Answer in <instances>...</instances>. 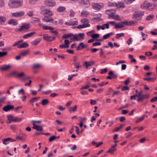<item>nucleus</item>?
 <instances>
[{
	"instance_id": "nucleus-47",
	"label": "nucleus",
	"mask_w": 157,
	"mask_h": 157,
	"mask_svg": "<svg viewBox=\"0 0 157 157\" xmlns=\"http://www.w3.org/2000/svg\"><path fill=\"white\" fill-rule=\"evenodd\" d=\"M7 52H0V57H4L7 55Z\"/></svg>"
},
{
	"instance_id": "nucleus-59",
	"label": "nucleus",
	"mask_w": 157,
	"mask_h": 157,
	"mask_svg": "<svg viewBox=\"0 0 157 157\" xmlns=\"http://www.w3.org/2000/svg\"><path fill=\"white\" fill-rule=\"evenodd\" d=\"M152 54V53L151 52H145V55L147 56H151Z\"/></svg>"
},
{
	"instance_id": "nucleus-43",
	"label": "nucleus",
	"mask_w": 157,
	"mask_h": 157,
	"mask_svg": "<svg viewBox=\"0 0 157 157\" xmlns=\"http://www.w3.org/2000/svg\"><path fill=\"white\" fill-rule=\"evenodd\" d=\"M124 35V34L123 33L117 34L116 35L115 37L116 39H118L121 37L123 36Z\"/></svg>"
},
{
	"instance_id": "nucleus-39",
	"label": "nucleus",
	"mask_w": 157,
	"mask_h": 157,
	"mask_svg": "<svg viewBox=\"0 0 157 157\" xmlns=\"http://www.w3.org/2000/svg\"><path fill=\"white\" fill-rule=\"evenodd\" d=\"M17 73L16 71H13L8 75V76L10 77L12 76H14L16 77H17Z\"/></svg>"
},
{
	"instance_id": "nucleus-34",
	"label": "nucleus",
	"mask_w": 157,
	"mask_h": 157,
	"mask_svg": "<svg viewBox=\"0 0 157 157\" xmlns=\"http://www.w3.org/2000/svg\"><path fill=\"white\" fill-rule=\"evenodd\" d=\"M23 119V118H20L18 117L14 118V117H13L12 122H19L21 121Z\"/></svg>"
},
{
	"instance_id": "nucleus-12",
	"label": "nucleus",
	"mask_w": 157,
	"mask_h": 157,
	"mask_svg": "<svg viewBox=\"0 0 157 157\" xmlns=\"http://www.w3.org/2000/svg\"><path fill=\"white\" fill-rule=\"evenodd\" d=\"M43 39L47 41H52V37L49 36L48 34H44L43 35Z\"/></svg>"
},
{
	"instance_id": "nucleus-1",
	"label": "nucleus",
	"mask_w": 157,
	"mask_h": 157,
	"mask_svg": "<svg viewBox=\"0 0 157 157\" xmlns=\"http://www.w3.org/2000/svg\"><path fill=\"white\" fill-rule=\"evenodd\" d=\"M9 6L11 8H17L22 6L23 5L22 0H10Z\"/></svg>"
},
{
	"instance_id": "nucleus-24",
	"label": "nucleus",
	"mask_w": 157,
	"mask_h": 157,
	"mask_svg": "<svg viewBox=\"0 0 157 157\" xmlns=\"http://www.w3.org/2000/svg\"><path fill=\"white\" fill-rule=\"evenodd\" d=\"M29 46V44L25 42L21 44H20L18 46V48H27Z\"/></svg>"
},
{
	"instance_id": "nucleus-11",
	"label": "nucleus",
	"mask_w": 157,
	"mask_h": 157,
	"mask_svg": "<svg viewBox=\"0 0 157 157\" xmlns=\"http://www.w3.org/2000/svg\"><path fill=\"white\" fill-rule=\"evenodd\" d=\"M151 4L147 2H145L143 4L141 5V7L143 9L146 8L148 9L149 7L151 6Z\"/></svg>"
},
{
	"instance_id": "nucleus-31",
	"label": "nucleus",
	"mask_w": 157,
	"mask_h": 157,
	"mask_svg": "<svg viewBox=\"0 0 157 157\" xmlns=\"http://www.w3.org/2000/svg\"><path fill=\"white\" fill-rule=\"evenodd\" d=\"M73 37V38H70V40H71V42L72 41V40L75 41H79L80 40V39L79 38H78L77 36L76 35H74L73 34V36H72Z\"/></svg>"
},
{
	"instance_id": "nucleus-22",
	"label": "nucleus",
	"mask_w": 157,
	"mask_h": 157,
	"mask_svg": "<svg viewBox=\"0 0 157 157\" xmlns=\"http://www.w3.org/2000/svg\"><path fill=\"white\" fill-rule=\"evenodd\" d=\"M112 10H106V12H107L109 11L111 13L109 14L108 15V18L109 19H111V17L113 18L115 15V13L114 12H111V11H113Z\"/></svg>"
},
{
	"instance_id": "nucleus-19",
	"label": "nucleus",
	"mask_w": 157,
	"mask_h": 157,
	"mask_svg": "<svg viewBox=\"0 0 157 157\" xmlns=\"http://www.w3.org/2000/svg\"><path fill=\"white\" fill-rule=\"evenodd\" d=\"M90 26V25L89 24H84L82 25H79L76 27H75V28H76L78 29H80L82 28H84L87 27H89Z\"/></svg>"
},
{
	"instance_id": "nucleus-54",
	"label": "nucleus",
	"mask_w": 157,
	"mask_h": 157,
	"mask_svg": "<svg viewBox=\"0 0 157 157\" xmlns=\"http://www.w3.org/2000/svg\"><path fill=\"white\" fill-rule=\"evenodd\" d=\"M81 22L82 23L85 24V23H87L89 22L88 20L86 18L83 19L81 20Z\"/></svg>"
},
{
	"instance_id": "nucleus-37",
	"label": "nucleus",
	"mask_w": 157,
	"mask_h": 157,
	"mask_svg": "<svg viewBox=\"0 0 157 157\" xmlns=\"http://www.w3.org/2000/svg\"><path fill=\"white\" fill-rule=\"evenodd\" d=\"M113 33L112 32H111L110 33L105 35L103 36V39L105 40L106 39L109 37L111 35H113Z\"/></svg>"
},
{
	"instance_id": "nucleus-58",
	"label": "nucleus",
	"mask_w": 157,
	"mask_h": 157,
	"mask_svg": "<svg viewBox=\"0 0 157 157\" xmlns=\"http://www.w3.org/2000/svg\"><path fill=\"white\" fill-rule=\"evenodd\" d=\"M77 75H78L77 74H74V75H72L71 77H70V75H68V80H71L74 77L76 76H77Z\"/></svg>"
},
{
	"instance_id": "nucleus-35",
	"label": "nucleus",
	"mask_w": 157,
	"mask_h": 157,
	"mask_svg": "<svg viewBox=\"0 0 157 157\" xmlns=\"http://www.w3.org/2000/svg\"><path fill=\"white\" fill-rule=\"evenodd\" d=\"M49 102L48 100L47 99H43L41 101V104L43 105L44 106L47 105Z\"/></svg>"
},
{
	"instance_id": "nucleus-45",
	"label": "nucleus",
	"mask_w": 157,
	"mask_h": 157,
	"mask_svg": "<svg viewBox=\"0 0 157 157\" xmlns=\"http://www.w3.org/2000/svg\"><path fill=\"white\" fill-rule=\"evenodd\" d=\"M116 150V149L114 148H110L109 149V150H108L107 152L109 153L112 154L113 153V152L115 151Z\"/></svg>"
},
{
	"instance_id": "nucleus-30",
	"label": "nucleus",
	"mask_w": 157,
	"mask_h": 157,
	"mask_svg": "<svg viewBox=\"0 0 157 157\" xmlns=\"http://www.w3.org/2000/svg\"><path fill=\"white\" fill-rule=\"evenodd\" d=\"M77 106L75 105L73 107H71L69 108L68 111L71 113L75 112L77 109Z\"/></svg>"
},
{
	"instance_id": "nucleus-48",
	"label": "nucleus",
	"mask_w": 157,
	"mask_h": 157,
	"mask_svg": "<svg viewBox=\"0 0 157 157\" xmlns=\"http://www.w3.org/2000/svg\"><path fill=\"white\" fill-rule=\"evenodd\" d=\"M90 36L94 39L98 38L99 37V35L98 34H95L91 35Z\"/></svg>"
},
{
	"instance_id": "nucleus-50",
	"label": "nucleus",
	"mask_w": 157,
	"mask_h": 157,
	"mask_svg": "<svg viewBox=\"0 0 157 157\" xmlns=\"http://www.w3.org/2000/svg\"><path fill=\"white\" fill-rule=\"evenodd\" d=\"M80 45L81 46V49L87 48L88 45L87 44H84L83 42L80 43Z\"/></svg>"
},
{
	"instance_id": "nucleus-33",
	"label": "nucleus",
	"mask_w": 157,
	"mask_h": 157,
	"mask_svg": "<svg viewBox=\"0 0 157 157\" xmlns=\"http://www.w3.org/2000/svg\"><path fill=\"white\" fill-rule=\"evenodd\" d=\"M88 12L86 10H83L81 13L82 16L83 17H87L89 14Z\"/></svg>"
},
{
	"instance_id": "nucleus-7",
	"label": "nucleus",
	"mask_w": 157,
	"mask_h": 157,
	"mask_svg": "<svg viewBox=\"0 0 157 157\" xmlns=\"http://www.w3.org/2000/svg\"><path fill=\"white\" fill-rule=\"evenodd\" d=\"M104 6L102 3H95L93 5V8L97 10H99Z\"/></svg>"
},
{
	"instance_id": "nucleus-46",
	"label": "nucleus",
	"mask_w": 157,
	"mask_h": 157,
	"mask_svg": "<svg viewBox=\"0 0 157 157\" xmlns=\"http://www.w3.org/2000/svg\"><path fill=\"white\" fill-rule=\"evenodd\" d=\"M124 126V124H122L119 127L116 128H115L113 132H117L119 131L121 129L123 128V127Z\"/></svg>"
},
{
	"instance_id": "nucleus-10",
	"label": "nucleus",
	"mask_w": 157,
	"mask_h": 157,
	"mask_svg": "<svg viewBox=\"0 0 157 157\" xmlns=\"http://www.w3.org/2000/svg\"><path fill=\"white\" fill-rule=\"evenodd\" d=\"M14 108V106L13 105H8L4 107L3 110L5 112H8L13 109Z\"/></svg>"
},
{
	"instance_id": "nucleus-8",
	"label": "nucleus",
	"mask_w": 157,
	"mask_h": 157,
	"mask_svg": "<svg viewBox=\"0 0 157 157\" xmlns=\"http://www.w3.org/2000/svg\"><path fill=\"white\" fill-rule=\"evenodd\" d=\"M25 14V12L23 11L13 13H12V16L15 17H20L23 16Z\"/></svg>"
},
{
	"instance_id": "nucleus-63",
	"label": "nucleus",
	"mask_w": 157,
	"mask_h": 157,
	"mask_svg": "<svg viewBox=\"0 0 157 157\" xmlns=\"http://www.w3.org/2000/svg\"><path fill=\"white\" fill-rule=\"evenodd\" d=\"M129 89V88L127 86H123L122 89L121 90L122 91H124V90H128Z\"/></svg>"
},
{
	"instance_id": "nucleus-52",
	"label": "nucleus",
	"mask_w": 157,
	"mask_h": 157,
	"mask_svg": "<svg viewBox=\"0 0 157 157\" xmlns=\"http://www.w3.org/2000/svg\"><path fill=\"white\" fill-rule=\"evenodd\" d=\"M25 74L23 72L17 74V78H22L24 76H25Z\"/></svg>"
},
{
	"instance_id": "nucleus-6",
	"label": "nucleus",
	"mask_w": 157,
	"mask_h": 157,
	"mask_svg": "<svg viewBox=\"0 0 157 157\" xmlns=\"http://www.w3.org/2000/svg\"><path fill=\"white\" fill-rule=\"evenodd\" d=\"M44 4L49 7L54 6L56 5V3L54 0H45Z\"/></svg>"
},
{
	"instance_id": "nucleus-17",
	"label": "nucleus",
	"mask_w": 157,
	"mask_h": 157,
	"mask_svg": "<svg viewBox=\"0 0 157 157\" xmlns=\"http://www.w3.org/2000/svg\"><path fill=\"white\" fill-rule=\"evenodd\" d=\"M65 24L67 25L71 26L76 25L78 24V21H71L69 22H66Z\"/></svg>"
},
{
	"instance_id": "nucleus-61",
	"label": "nucleus",
	"mask_w": 157,
	"mask_h": 157,
	"mask_svg": "<svg viewBox=\"0 0 157 157\" xmlns=\"http://www.w3.org/2000/svg\"><path fill=\"white\" fill-rule=\"evenodd\" d=\"M84 35L85 34L84 33H79L78 34V35H77V36L78 38H79V36L81 37V38H80V39H82V40H83V39H84V38L82 37L83 36H84Z\"/></svg>"
},
{
	"instance_id": "nucleus-40",
	"label": "nucleus",
	"mask_w": 157,
	"mask_h": 157,
	"mask_svg": "<svg viewBox=\"0 0 157 157\" xmlns=\"http://www.w3.org/2000/svg\"><path fill=\"white\" fill-rule=\"evenodd\" d=\"M39 0H29V2L31 5H34Z\"/></svg>"
},
{
	"instance_id": "nucleus-32",
	"label": "nucleus",
	"mask_w": 157,
	"mask_h": 157,
	"mask_svg": "<svg viewBox=\"0 0 157 157\" xmlns=\"http://www.w3.org/2000/svg\"><path fill=\"white\" fill-rule=\"evenodd\" d=\"M72 36H73V34L71 33L67 34H65L62 36V38L63 39H67Z\"/></svg>"
},
{
	"instance_id": "nucleus-3",
	"label": "nucleus",
	"mask_w": 157,
	"mask_h": 157,
	"mask_svg": "<svg viewBox=\"0 0 157 157\" xmlns=\"http://www.w3.org/2000/svg\"><path fill=\"white\" fill-rule=\"evenodd\" d=\"M144 12L143 11L135 12L133 14L132 18L133 19H135L142 17L144 15Z\"/></svg>"
},
{
	"instance_id": "nucleus-13",
	"label": "nucleus",
	"mask_w": 157,
	"mask_h": 157,
	"mask_svg": "<svg viewBox=\"0 0 157 157\" xmlns=\"http://www.w3.org/2000/svg\"><path fill=\"white\" fill-rule=\"evenodd\" d=\"M95 62L94 61H86L85 62L84 64L86 66V67L88 69L90 67L93 66L95 63Z\"/></svg>"
},
{
	"instance_id": "nucleus-21",
	"label": "nucleus",
	"mask_w": 157,
	"mask_h": 157,
	"mask_svg": "<svg viewBox=\"0 0 157 157\" xmlns=\"http://www.w3.org/2000/svg\"><path fill=\"white\" fill-rule=\"evenodd\" d=\"M46 27H48L47 29H44V30H50L51 31V32L52 33H53L55 34L56 35H57L58 33L56 31H53V30L54 29V28L51 27L47 26L46 25Z\"/></svg>"
},
{
	"instance_id": "nucleus-38",
	"label": "nucleus",
	"mask_w": 157,
	"mask_h": 157,
	"mask_svg": "<svg viewBox=\"0 0 157 157\" xmlns=\"http://www.w3.org/2000/svg\"><path fill=\"white\" fill-rule=\"evenodd\" d=\"M6 20V18L3 16H0V24L4 23Z\"/></svg>"
},
{
	"instance_id": "nucleus-36",
	"label": "nucleus",
	"mask_w": 157,
	"mask_h": 157,
	"mask_svg": "<svg viewBox=\"0 0 157 157\" xmlns=\"http://www.w3.org/2000/svg\"><path fill=\"white\" fill-rule=\"evenodd\" d=\"M42 67V65L40 64L37 63L34 64L33 65V68L34 69H36Z\"/></svg>"
},
{
	"instance_id": "nucleus-26",
	"label": "nucleus",
	"mask_w": 157,
	"mask_h": 157,
	"mask_svg": "<svg viewBox=\"0 0 157 157\" xmlns=\"http://www.w3.org/2000/svg\"><path fill=\"white\" fill-rule=\"evenodd\" d=\"M11 139V138H5L3 140V144L5 145H7L9 143V142Z\"/></svg>"
},
{
	"instance_id": "nucleus-16",
	"label": "nucleus",
	"mask_w": 157,
	"mask_h": 157,
	"mask_svg": "<svg viewBox=\"0 0 157 157\" xmlns=\"http://www.w3.org/2000/svg\"><path fill=\"white\" fill-rule=\"evenodd\" d=\"M79 2L81 4L86 5L87 6L90 5L89 0H81L79 1Z\"/></svg>"
},
{
	"instance_id": "nucleus-18",
	"label": "nucleus",
	"mask_w": 157,
	"mask_h": 157,
	"mask_svg": "<svg viewBox=\"0 0 157 157\" xmlns=\"http://www.w3.org/2000/svg\"><path fill=\"white\" fill-rule=\"evenodd\" d=\"M33 128L35 129L36 130L39 131H42L43 130L42 126H38L34 123L33 124Z\"/></svg>"
},
{
	"instance_id": "nucleus-49",
	"label": "nucleus",
	"mask_w": 157,
	"mask_h": 157,
	"mask_svg": "<svg viewBox=\"0 0 157 157\" xmlns=\"http://www.w3.org/2000/svg\"><path fill=\"white\" fill-rule=\"evenodd\" d=\"M154 17L153 15H149L147 17L146 20L147 21H150L152 19L153 17Z\"/></svg>"
},
{
	"instance_id": "nucleus-28",
	"label": "nucleus",
	"mask_w": 157,
	"mask_h": 157,
	"mask_svg": "<svg viewBox=\"0 0 157 157\" xmlns=\"http://www.w3.org/2000/svg\"><path fill=\"white\" fill-rule=\"evenodd\" d=\"M44 14L45 15H48L49 16L52 15V12L49 9H46L44 10Z\"/></svg>"
},
{
	"instance_id": "nucleus-53",
	"label": "nucleus",
	"mask_w": 157,
	"mask_h": 157,
	"mask_svg": "<svg viewBox=\"0 0 157 157\" xmlns=\"http://www.w3.org/2000/svg\"><path fill=\"white\" fill-rule=\"evenodd\" d=\"M39 98V97L33 98L30 100L29 101L31 103H33L36 101Z\"/></svg>"
},
{
	"instance_id": "nucleus-56",
	"label": "nucleus",
	"mask_w": 157,
	"mask_h": 157,
	"mask_svg": "<svg viewBox=\"0 0 157 157\" xmlns=\"http://www.w3.org/2000/svg\"><path fill=\"white\" fill-rule=\"evenodd\" d=\"M107 71V69L106 68H105L104 69H101V74H104Z\"/></svg>"
},
{
	"instance_id": "nucleus-41",
	"label": "nucleus",
	"mask_w": 157,
	"mask_h": 157,
	"mask_svg": "<svg viewBox=\"0 0 157 157\" xmlns=\"http://www.w3.org/2000/svg\"><path fill=\"white\" fill-rule=\"evenodd\" d=\"M109 25L108 24H105L103 25L101 27V29L102 30H104L105 28L107 29H109Z\"/></svg>"
},
{
	"instance_id": "nucleus-64",
	"label": "nucleus",
	"mask_w": 157,
	"mask_h": 157,
	"mask_svg": "<svg viewBox=\"0 0 157 157\" xmlns=\"http://www.w3.org/2000/svg\"><path fill=\"white\" fill-rule=\"evenodd\" d=\"M29 78V77L26 76L25 75V76H24L23 78H22L21 79L23 81H27L28 79Z\"/></svg>"
},
{
	"instance_id": "nucleus-27",
	"label": "nucleus",
	"mask_w": 157,
	"mask_h": 157,
	"mask_svg": "<svg viewBox=\"0 0 157 157\" xmlns=\"http://www.w3.org/2000/svg\"><path fill=\"white\" fill-rule=\"evenodd\" d=\"M66 8L64 6H60L57 9V11L59 12H62L65 10Z\"/></svg>"
},
{
	"instance_id": "nucleus-55",
	"label": "nucleus",
	"mask_w": 157,
	"mask_h": 157,
	"mask_svg": "<svg viewBox=\"0 0 157 157\" xmlns=\"http://www.w3.org/2000/svg\"><path fill=\"white\" fill-rule=\"evenodd\" d=\"M70 15H69L70 17H73L75 15V13L72 10H70Z\"/></svg>"
},
{
	"instance_id": "nucleus-44",
	"label": "nucleus",
	"mask_w": 157,
	"mask_h": 157,
	"mask_svg": "<svg viewBox=\"0 0 157 157\" xmlns=\"http://www.w3.org/2000/svg\"><path fill=\"white\" fill-rule=\"evenodd\" d=\"M13 117V116L11 115H8L7 116L8 120L10 121L9 122H7V123H10L12 122Z\"/></svg>"
},
{
	"instance_id": "nucleus-29",
	"label": "nucleus",
	"mask_w": 157,
	"mask_h": 157,
	"mask_svg": "<svg viewBox=\"0 0 157 157\" xmlns=\"http://www.w3.org/2000/svg\"><path fill=\"white\" fill-rule=\"evenodd\" d=\"M120 23H121L120 24H117L115 25V28L116 29H120L124 27V25H125L124 24L121 23V22Z\"/></svg>"
},
{
	"instance_id": "nucleus-57",
	"label": "nucleus",
	"mask_w": 157,
	"mask_h": 157,
	"mask_svg": "<svg viewBox=\"0 0 157 157\" xmlns=\"http://www.w3.org/2000/svg\"><path fill=\"white\" fill-rule=\"evenodd\" d=\"M52 92V91L50 90H47L46 91H42V93L45 95H47L48 94H50V93Z\"/></svg>"
},
{
	"instance_id": "nucleus-2",
	"label": "nucleus",
	"mask_w": 157,
	"mask_h": 157,
	"mask_svg": "<svg viewBox=\"0 0 157 157\" xmlns=\"http://www.w3.org/2000/svg\"><path fill=\"white\" fill-rule=\"evenodd\" d=\"M143 92L142 90L140 91L139 92V98L137 99V101L138 102H142L144 99H147L148 98L149 95L147 94H143Z\"/></svg>"
},
{
	"instance_id": "nucleus-5",
	"label": "nucleus",
	"mask_w": 157,
	"mask_h": 157,
	"mask_svg": "<svg viewBox=\"0 0 157 157\" xmlns=\"http://www.w3.org/2000/svg\"><path fill=\"white\" fill-rule=\"evenodd\" d=\"M34 21L38 23L39 26L42 27L43 29H47L48 27H46V25L42 23L40 20L38 18L34 17L33 18Z\"/></svg>"
},
{
	"instance_id": "nucleus-42",
	"label": "nucleus",
	"mask_w": 157,
	"mask_h": 157,
	"mask_svg": "<svg viewBox=\"0 0 157 157\" xmlns=\"http://www.w3.org/2000/svg\"><path fill=\"white\" fill-rule=\"evenodd\" d=\"M145 116V115H143L142 117L139 118L138 120H137L136 121V123H138L139 122L143 120L144 119Z\"/></svg>"
},
{
	"instance_id": "nucleus-4",
	"label": "nucleus",
	"mask_w": 157,
	"mask_h": 157,
	"mask_svg": "<svg viewBox=\"0 0 157 157\" xmlns=\"http://www.w3.org/2000/svg\"><path fill=\"white\" fill-rule=\"evenodd\" d=\"M31 27L30 25L29 24H24L21 26L18 29V31L21 32L25 30H27L29 29Z\"/></svg>"
},
{
	"instance_id": "nucleus-23",
	"label": "nucleus",
	"mask_w": 157,
	"mask_h": 157,
	"mask_svg": "<svg viewBox=\"0 0 157 157\" xmlns=\"http://www.w3.org/2000/svg\"><path fill=\"white\" fill-rule=\"evenodd\" d=\"M29 52L30 51L29 50L27 49L21 52L20 54V55L21 56H27Z\"/></svg>"
},
{
	"instance_id": "nucleus-60",
	"label": "nucleus",
	"mask_w": 157,
	"mask_h": 157,
	"mask_svg": "<svg viewBox=\"0 0 157 157\" xmlns=\"http://www.w3.org/2000/svg\"><path fill=\"white\" fill-rule=\"evenodd\" d=\"M144 79L145 80L148 81H150L152 80L153 81H154L155 79L154 78H144Z\"/></svg>"
},
{
	"instance_id": "nucleus-14",
	"label": "nucleus",
	"mask_w": 157,
	"mask_h": 157,
	"mask_svg": "<svg viewBox=\"0 0 157 157\" xmlns=\"http://www.w3.org/2000/svg\"><path fill=\"white\" fill-rule=\"evenodd\" d=\"M41 40L42 39L41 38H38L31 42V44L33 45L36 46Z\"/></svg>"
},
{
	"instance_id": "nucleus-9",
	"label": "nucleus",
	"mask_w": 157,
	"mask_h": 157,
	"mask_svg": "<svg viewBox=\"0 0 157 157\" xmlns=\"http://www.w3.org/2000/svg\"><path fill=\"white\" fill-rule=\"evenodd\" d=\"M121 23L123 24H124L125 25H130L134 24L137 25V22L134 21H121Z\"/></svg>"
},
{
	"instance_id": "nucleus-20",
	"label": "nucleus",
	"mask_w": 157,
	"mask_h": 157,
	"mask_svg": "<svg viewBox=\"0 0 157 157\" xmlns=\"http://www.w3.org/2000/svg\"><path fill=\"white\" fill-rule=\"evenodd\" d=\"M11 67V66L10 65H5L1 68L0 70L2 71H5L9 70Z\"/></svg>"
},
{
	"instance_id": "nucleus-15",
	"label": "nucleus",
	"mask_w": 157,
	"mask_h": 157,
	"mask_svg": "<svg viewBox=\"0 0 157 157\" xmlns=\"http://www.w3.org/2000/svg\"><path fill=\"white\" fill-rule=\"evenodd\" d=\"M36 33L35 32H33L29 33L26 34L23 36V38L24 39H27L28 37H29L33 36Z\"/></svg>"
},
{
	"instance_id": "nucleus-51",
	"label": "nucleus",
	"mask_w": 157,
	"mask_h": 157,
	"mask_svg": "<svg viewBox=\"0 0 157 157\" xmlns=\"http://www.w3.org/2000/svg\"><path fill=\"white\" fill-rule=\"evenodd\" d=\"M90 87V85L89 83L87 84L86 86H82L80 88L81 90H83L84 89H87L88 88Z\"/></svg>"
},
{
	"instance_id": "nucleus-62",
	"label": "nucleus",
	"mask_w": 157,
	"mask_h": 157,
	"mask_svg": "<svg viewBox=\"0 0 157 157\" xmlns=\"http://www.w3.org/2000/svg\"><path fill=\"white\" fill-rule=\"evenodd\" d=\"M56 137L55 136H53L51 137L49 139V140L50 142H52L56 138Z\"/></svg>"
},
{
	"instance_id": "nucleus-25",
	"label": "nucleus",
	"mask_w": 157,
	"mask_h": 157,
	"mask_svg": "<svg viewBox=\"0 0 157 157\" xmlns=\"http://www.w3.org/2000/svg\"><path fill=\"white\" fill-rule=\"evenodd\" d=\"M8 23L13 25H15L17 24V21L14 19H10L9 20Z\"/></svg>"
}]
</instances>
